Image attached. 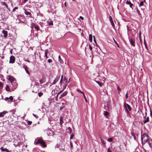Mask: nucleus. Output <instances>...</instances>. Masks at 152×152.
Returning a JSON list of instances; mask_svg holds the SVG:
<instances>
[{"instance_id": "1", "label": "nucleus", "mask_w": 152, "mask_h": 152, "mask_svg": "<svg viewBox=\"0 0 152 152\" xmlns=\"http://www.w3.org/2000/svg\"><path fill=\"white\" fill-rule=\"evenodd\" d=\"M8 79L11 83V85H10L11 89L8 85H6V89L7 91H13L17 88L18 86L16 80L13 77L10 76H8Z\"/></svg>"}, {"instance_id": "2", "label": "nucleus", "mask_w": 152, "mask_h": 152, "mask_svg": "<svg viewBox=\"0 0 152 152\" xmlns=\"http://www.w3.org/2000/svg\"><path fill=\"white\" fill-rule=\"evenodd\" d=\"M34 143L35 144H40L43 148H45L47 146L45 142L40 138H37L36 139L34 142Z\"/></svg>"}, {"instance_id": "3", "label": "nucleus", "mask_w": 152, "mask_h": 152, "mask_svg": "<svg viewBox=\"0 0 152 152\" xmlns=\"http://www.w3.org/2000/svg\"><path fill=\"white\" fill-rule=\"evenodd\" d=\"M148 136L146 133H144L143 134H141V140L142 145L145 144L148 141Z\"/></svg>"}, {"instance_id": "4", "label": "nucleus", "mask_w": 152, "mask_h": 152, "mask_svg": "<svg viewBox=\"0 0 152 152\" xmlns=\"http://www.w3.org/2000/svg\"><path fill=\"white\" fill-rule=\"evenodd\" d=\"M123 106L125 108H127V109L128 108V110L130 111H131L132 110V108L130 105L127 103H126L125 102H124V103Z\"/></svg>"}, {"instance_id": "5", "label": "nucleus", "mask_w": 152, "mask_h": 152, "mask_svg": "<svg viewBox=\"0 0 152 152\" xmlns=\"http://www.w3.org/2000/svg\"><path fill=\"white\" fill-rule=\"evenodd\" d=\"M60 78V75H57L55 79L54 80L53 82L52 83V85L55 84L59 80Z\"/></svg>"}, {"instance_id": "6", "label": "nucleus", "mask_w": 152, "mask_h": 152, "mask_svg": "<svg viewBox=\"0 0 152 152\" xmlns=\"http://www.w3.org/2000/svg\"><path fill=\"white\" fill-rule=\"evenodd\" d=\"M15 61V57L13 56H11L10 58L9 62L10 63H13Z\"/></svg>"}, {"instance_id": "7", "label": "nucleus", "mask_w": 152, "mask_h": 152, "mask_svg": "<svg viewBox=\"0 0 152 152\" xmlns=\"http://www.w3.org/2000/svg\"><path fill=\"white\" fill-rule=\"evenodd\" d=\"M47 134L48 136H51L53 134V132L50 129H48L46 130Z\"/></svg>"}, {"instance_id": "8", "label": "nucleus", "mask_w": 152, "mask_h": 152, "mask_svg": "<svg viewBox=\"0 0 152 152\" xmlns=\"http://www.w3.org/2000/svg\"><path fill=\"white\" fill-rule=\"evenodd\" d=\"M39 81L40 84H42L45 83L46 81L45 77H43L42 79L39 80Z\"/></svg>"}, {"instance_id": "9", "label": "nucleus", "mask_w": 152, "mask_h": 152, "mask_svg": "<svg viewBox=\"0 0 152 152\" xmlns=\"http://www.w3.org/2000/svg\"><path fill=\"white\" fill-rule=\"evenodd\" d=\"M110 21L111 23V25L113 27H114L115 25L113 23V20L111 16H110L109 17Z\"/></svg>"}, {"instance_id": "10", "label": "nucleus", "mask_w": 152, "mask_h": 152, "mask_svg": "<svg viewBox=\"0 0 152 152\" xmlns=\"http://www.w3.org/2000/svg\"><path fill=\"white\" fill-rule=\"evenodd\" d=\"M130 43L131 45L133 47L135 46V45L134 44V41L132 39H129Z\"/></svg>"}, {"instance_id": "11", "label": "nucleus", "mask_w": 152, "mask_h": 152, "mask_svg": "<svg viewBox=\"0 0 152 152\" xmlns=\"http://www.w3.org/2000/svg\"><path fill=\"white\" fill-rule=\"evenodd\" d=\"M2 33L3 34H4V37L5 38H6L8 34H7V31H6L5 30H3L2 31Z\"/></svg>"}, {"instance_id": "12", "label": "nucleus", "mask_w": 152, "mask_h": 152, "mask_svg": "<svg viewBox=\"0 0 152 152\" xmlns=\"http://www.w3.org/2000/svg\"><path fill=\"white\" fill-rule=\"evenodd\" d=\"M149 121V118L148 116H147L145 119L143 121V123L144 124L146 123Z\"/></svg>"}, {"instance_id": "13", "label": "nucleus", "mask_w": 152, "mask_h": 152, "mask_svg": "<svg viewBox=\"0 0 152 152\" xmlns=\"http://www.w3.org/2000/svg\"><path fill=\"white\" fill-rule=\"evenodd\" d=\"M34 28V29L36 30L37 31H39L40 29L39 26L37 25H34L33 26Z\"/></svg>"}, {"instance_id": "14", "label": "nucleus", "mask_w": 152, "mask_h": 152, "mask_svg": "<svg viewBox=\"0 0 152 152\" xmlns=\"http://www.w3.org/2000/svg\"><path fill=\"white\" fill-rule=\"evenodd\" d=\"M58 61L60 62V63L63 64L64 63V61L63 60L61 59V56L59 55L58 57Z\"/></svg>"}, {"instance_id": "15", "label": "nucleus", "mask_w": 152, "mask_h": 152, "mask_svg": "<svg viewBox=\"0 0 152 152\" xmlns=\"http://www.w3.org/2000/svg\"><path fill=\"white\" fill-rule=\"evenodd\" d=\"M7 112L5 111L0 113V117L3 116Z\"/></svg>"}, {"instance_id": "16", "label": "nucleus", "mask_w": 152, "mask_h": 152, "mask_svg": "<svg viewBox=\"0 0 152 152\" xmlns=\"http://www.w3.org/2000/svg\"><path fill=\"white\" fill-rule=\"evenodd\" d=\"M45 56L46 57V58H48V56H47V54L48 53V50L46 49L45 50Z\"/></svg>"}, {"instance_id": "17", "label": "nucleus", "mask_w": 152, "mask_h": 152, "mask_svg": "<svg viewBox=\"0 0 152 152\" xmlns=\"http://www.w3.org/2000/svg\"><path fill=\"white\" fill-rule=\"evenodd\" d=\"M148 143L150 147L152 148V140H148Z\"/></svg>"}, {"instance_id": "18", "label": "nucleus", "mask_w": 152, "mask_h": 152, "mask_svg": "<svg viewBox=\"0 0 152 152\" xmlns=\"http://www.w3.org/2000/svg\"><path fill=\"white\" fill-rule=\"evenodd\" d=\"M60 124H62L63 123V117L61 116H60Z\"/></svg>"}, {"instance_id": "19", "label": "nucleus", "mask_w": 152, "mask_h": 152, "mask_svg": "<svg viewBox=\"0 0 152 152\" xmlns=\"http://www.w3.org/2000/svg\"><path fill=\"white\" fill-rule=\"evenodd\" d=\"M24 13L26 15H31V13L30 12L27 11L26 10H24Z\"/></svg>"}, {"instance_id": "20", "label": "nucleus", "mask_w": 152, "mask_h": 152, "mask_svg": "<svg viewBox=\"0 0 152 152\" xmlns=\"http://www.w3.org/2000/svg\"><path fill=\"white\" fill-rule=\"evenodd\" d=\"M23 68L25 69V71L26 72V73L28 74V75H30V72H29L28 71L27 69V68L26 67V66H23Z\"/></svg>"}, {"instance_id": "21", "label": "nucleus", "mask_w": 152, "mask_h": 152, "mask_svg": "<svg viewBox=\"0 0 152 152\" xmlns=\"http://www.w3.org/2000/svg\"><path fill=\"white\" fill-rule=\"evenodd\" d=\"M89 40L90 42H92V36L91 34L89 35Z\"/></svg>"}, {"instance_id": "22", "label": "nucleus", "mask_w": 152, "mask_h": 152, "mask_svg": "<svg viewBox=\"0 0 152 152\" xmlns=\"http://www.w3.org/2000/svg\"><path fill=\"white\" fill-rule=\"evenodd\" d=\"M1 4L5 6L7 8H8L7 5L5 2H2Z\"/></svg>"}, {"instance_id": "23", "label": "nucleus", "mask_w": 152, "mask_h": 152, "mask_svg": "<svg viewBox=\"0 0 152 152\" xmlns=\"http://www.w3.org/2000/svg\"><path fill=\"white\" fill-rule=\"evenodd\" d=\"M125 112L127 114V115H128L129 114V111L128 110L127 108H125Z\"/></svg>"}, {"instance_id": "24", "label": "nucleus", "mask_w": 152, "mask_h": 152, "mask_svg": "<svg viewBox=\"0 0 152 152\" xmlns=\"http://www.w3.org/2000/svg\"><path fill=\"white\" fill-rule=\"evenodd\" d=\"M67 94V92L66 91L64 92L61 95V96L62 97H63L65 96H66Z\"/></svg>"}, {"instance_id": "25", "label": "nucleus", "mask_w": 152, "mask_h": 152, "mask_svg": "<svg viewBox=\"0 0 152 152\" xmlns=\"http://www.w3.org/2000/svg\"><path fill=\"white\" fill-rule=\"evenodd\" d=\"M64 81L65 82H66V85L65 86V87H66V85L68 83H69V82H68L67 81V79H66V78H64Z\"/></svg>"}, {"instance_id": "26", "label": "nucleus", "mask_w": 152, "mask_h": 152, "mask_svg": "<svg viewBox=\"0 0 152 152\" xmlns=\"http://www.w3.org/2000/svg\"><path fill=\"white\" fill-rule=\"evenodd\" d=\"M144 44L145 45V48L146 49H147V50H148V47H147L146 43L145 40H144Z\"/></svg>"}, {"instance_id": "27", "label": "nucleus", "mask_w": 152, "mask_h": 152, "mask_svg": "<svg viewBox=\"0 0 152 152\" xmlns=\"http://www.w3.org/2000/svg\"><path fill=\"white\" fill-rule=\"evenodd\" d=\"M144 2L143 1H141L140 4H139V6L140 7H141L143 5Z\"/></svg>"}, {"instance_id": "28", "label": "nucleus", "mask_w": 152, "mask_h": 152, "mask_svg": "<svg viewBox=\"0 0 152 152\" xmlns=\"http://www.w3.org/2000/svg\"><path fill=\"white\" fill-rule=\"evenodd\" d=\"M107 140L109 142H112L113 140V138H108L107 139Z\"/></svg>"}, {"instance_id": "29", "label": "nucleus", "mask_w": 152, "mask_h": 152, "mask_svg": "<svg viewBox=\"0 0 152 152\" xmlns=\"http://www.w3.org/2000/svg\"><path fill=\"white\" fill-rule=\"evenodd\" d=\"M6 148H4L2 147H1L0 148V149L2 151H5Z\"/></svg>"}, {"instance_id": "30", "label": "nucleus", "mask_w": 152, "mask_h": 152, "mask_svg": "<svg viewBox=\"0 0 152 152\" xmlns=\"http://www.w3.org/2000/svg\"><path fill=\"white\" fill-rule=\"evenodd\" d=\"M48 23L49 25H53V22L52 21H51L50 22H49L48 21Z\"/></svg>"}, {"instance_id": "31", "label": "nucleus", "mask_w": 152, "mask_h": 152, "mask_svg": "<svg viewBox=\"0 0 152 152\" xmlns=\"http://www.w3.org/2000/svg\"><path fill=\"white\" fill-rule=\"evenodd\" d=\"M77 91L78 92H79V93H82V94H84V93H83V92L81 91H80V90L79 89H77Z\"/></svg>"}, {"instance_id": "32", "label": "nucleus", "mask_w": 152, "mask_h": 152, "mask_svg": "<svg viewBox=\"0 0 152 152\" xmlns=\"http://www.w3.org/2000/svg\"><path fill=\"white\" fill-rule=\"evenodd\" d=\"M108 114V113L107 111H105L104 113V116H107Z\"/></svg>"}, {"instance_id": "33", "label": "nucleus", "mask_w": 152, "mask_h": 152, "mask_svg": "<svg viewBox=\"0 0 152 152\" xmlns=\"http://www.w3.org/2000/svg\"><path fill=\"white\" fill-rule=\"evenodd\" d=\"M18 8L17 7H15L13 10L12 12H14L16 10L18 9Z\"/></svg>"}, {"instance_id": "34", "label": "nucleus", "mask_w": 152, "mask_h": 152, "mask_svg": "<svg viewBox=\"0 0 152 152\" xmlns=\"http://www.w3.org/2000/svg\"><path fill=\"white\" fill-rule=\"evenodd\" d=\"M83 96H84V99H85V101L86 102H87V99H86V96H85L84 94H83Z\"/></svg>"}, {"instance_id": "35", "label": "nucleus", "mask_w": 152, "mask_h": 152, "mask_svg": "<svg viewBox=\"0 0 152 152\" xmlns=\"http://www.w3.org/2000/svg\"><path fill=\"white\" fill-rule=\"evenodd\" d=\"M9 99L10 100V101H12L13 99V97L12 96H10L9 98Z\"/></svg>"}, {"instance_id": "36", "label": "nucleus", "mask_w": 152, "mask_h": 152, "mask_svg": "<svg viewBox=\"0 0 152 152\" xmlns=\"http://www.w3.org/2000/svg\"><path fill=\"white\" fill-rule=\"evenodd\" d=\"M113 40L114 41V42L117 45V46L118 47H119V46L118 45V44L117 43V42L115 40V39L114 38H113Z\"/></svg>"}, {"instance_id": "37", "label": "nucleus", "mask_w": 152, "mask_h": 152, "mask_svg": "<svg viewBox=\"0 0 152 152\" xmlns=\"http://www.w3.org/2000/svg\"><path fill=\"white\" fill-rule=\"evenodd\" d=\"M33 115L36 118H38L39 117L38 116H37V115H36L35 114H33Z\"/></svg>"}, {"instance_id": "38", "label": "nucleus", "mask_w": 152, "mask_h": 152, "mask_svg": "<svg viewBox=\"0 0 152 152\" xmlns=\"http://www.w3.org/2000/svg\"><path fill=\"white\" fill-rule=\"evenodd\" d=\"M96 83L99 85L100 86V87H102V84H101V83H100L99 82H98V81H96Z\"/></svg>"}, {"instance_id": "39", "label": "nucleus", "mask_w": 152, "mask_h": 152, "mask_svg": "<svg viewBox=\"0 0 152 152\" xmlns=\"http://www.w3.org/2000/svg\"><path fill=\"white\" fill-rule=\"evenodd\" d=\"M42 94H43L42 92H40L38 93V95L39 97L41 96L42 95Z\"/></svg>"}, {"instance_id": "40", "label": "nucleus", "mask_w": 152, "mask_h": 152, "mask_svg": "<svg viewBox=\"0 0 152 152\" xmlns=\"http://www.w3.org/2000/svg\"><path fill=\"white\" fill-rule=\"evenodd\" d=\"M131 2L130 1H127L126 2V4H129V5L130 4H131Z\"/></svg>"}, {"instance_id": "41", "label": "nucleus", "mask_w": 152, "mask_h": 152, "mask_svg": "<svg viewBox=\"0 0 152 152\" xmlns=\"http://www.w3.org/2000/svg\"><path fill=\"white\" fill-rule=\"evenodd\" d=\"M65 88H66V87H65L62 90L60 91H59V94H61V93H62Z\"/></svg>"}, {"instance_id": "42", "label": "nucleus", "mask_w": 152, "mask_h": 152, "mask_svg": "<svg viewBox=\"0 0 152 152\" xmlns=\"http://www.w3.org/2000/svg\"><path fill=\"white\" fill-rule=\"evenodd\" d=\"M129 5V7H130L132 8V9H133V8H132V6L133 5V4L131 3V4H130Z\"/></svg>"}, {"instance_id": "43", "label": "nucleus", "mask_w": 152, "mask_h": 152, "mask_svg": "<svg viewBox=\"0 0 152 152\" xmlns=\"http://www.w3.org/2000/svg\"><path fill=\"white\" fill-rule=\"evenodd\" d=\"M74 137V134H72L70 136V139H72L73 138V137Z\"/></svg>"}, {"instance_id": "44", "label": "nucleus", "mask_w": 152, "mask_h": 152, "mask_svg": "<svg viewBox=\"0 0 152 152\" xmlns=\"http://www.w3.org/2000/svg\"><path fill=\"white\" fill-rule=\"evenodd\" d=\"M3 87L2 84L1 82H0V89H1Z\"/></svg>"}, {"instance_id": "45", "label": "nucleus", "mask_w": 152, "mask_h": 152, "mask_svg": "<svg viewBox=\"0 0 152 152\" xmlns=\"http://www.w3.org/2000/svg\"><path fill=\"white\" fill-rule=\"evenodd\" d=\"M32 122L31 121H28V124L29 125H31V124H32Z\"/></svg>"}, {"instance_id": "46", "label": "nucleus", "mask_w": 152, "mask_h": 152, "mask_svg": "<svg viewBox=\"0 0 152 152\" xmlns=\"http://www.w3.org/2000/svg\"><path fill=\"white\" fill-rule=\"evenodd\" d=\"M39 24L41 27H43V24L42 23H39Z\"/></svg>"}, {"instance_id": "47", "label": "nucleus", "mask_w": 152, "mask_h": 152, "mask_svg": "<svg viewBox=\"0 0 152 152\" xmlns=\"http://www.w3.org/2000/svg\"><path fill=\"white\" fill-rule=\"evenodd\" d=\"M89 49L91 51H92V47L90 45H89Z\"/></svg>"}, {"instance_id": "48", "label": "nucleus", "mask_w": 152, "mask_h": 152, "mask_svg": "<svg viewBox=\"0 0 152 152\" xmlns=\"http://www.w3.org/2000/svg\"><path fill=\"white\" fill-rule=\"evenodd\" d=\"M107 152H112V151L110 148H108L107 149Z\"/></svg>"}, {"instance_id": "49", "label": "nucleus", "mask_w": 152, "mask_h": 152, "mask_svg": "<svg viewBox=\"0 0 152 152\" xmlns=\"http://www.w3.org/2000/svg\"><path fill=\"white\" fill-rule=\"evenodd\" d=\"M136 10H137V13H138V15H140V12L139 10H138V9H137Z\"/></svg>"}, {"instance_id": "50", "label": "nucleus", "mask_w": 152, "mask_h": 152, "mask_svg": "<svg viewBox=\"0 0 152 152\" xmlns=\"http://www.w3.org/2000/svg\"><path fill=\"white\" fill-rule=\"evenodd\" d=\"M127 93H128V92H127V93L126 94V99H127V98L128 97Z\"/></svg>"}, {"instance_id": "51", "label": "nucleus", "mask_w": 152, "mask_h": 152, "mask_svg": "<svg viewBox=\"0 0 152 152\" xmlns=\"http://www.w3.org/2000/svg\"><path fill=\"white\" fill-rule=\"evenodd\" d=\"M48 62L49 63H50L52 62V60L51 59H49L48 60Z\"/></svg>"}, {"instance_id": "52", "label": "nucleus", "mask_w": 152, "mask_h": 152, "mask_svg": "<svg viewBox=\"0 0 152 152\" xmlns=\"http://www.w3.org/2000/svg\"><path fill=\"white\" fill-rule=\"evenodd\" d=\"M5 100L7 101H8V100H9V98L8 97H6L5 98Z\"/></svg>"}, {"instance_id": "53", "label": "nucleus", "mask_w": 152, "mask_h": 152, "mask_svg": "<svg viewBox=\"0 0 152 152\" xmlns=\"http://www.w3.org/2000/svg\"><path fill=\"white\" fill-rule=\"evenodd\" d=\"M117 89L119 91H120L121 90V88H120L118 86L117 87Z\"/></svg>"}, {"instance_id": "54", "label": "nucleus", "mask_w": 152, "mask_h": 152, "mask_svg": "<svg viewBox=\"0 0 152 152\" xmlns=\"http://www.w3.org/2000/svg\"><path fill=\"white\" fill-rule=\"evenodd\" d=\"M79 18L80 19H81L82 20H83V19H84L83 18V17L81 16H80Z\"/></svg>"}, {"instance_id": "55", "label": "nucleus", "mask_w": 152, "mask_h": 152, "mask_svg": "<svg viewBox=\"0 0 152 152\" xmlns=\"http://www.w3.org/2000/svg\"><path fill=\"white\" fill-rule=\"evenodd\" d=\"M134 138L135 140H136V137L135 135H134Z\"/></svg>"}, {"instance_id": "56", "label": "nucleus", "mask_w": 152, "mask_h": 152, "mask_svg": "<svg viewBox=\"0 0 152 152\" xmlns=\"http://www.w3.org/2000/svg\"><path fill=\"white\" fill-rule=\"evenodd\" d=\"M146 115H145V116H143V119H144V120L145 118H146Z\"/></svg>"}, {"instance_id": "57", "label": "nucleus", "mask_w": 152, "mask_h": 152, "mask_svg": "<svg viewBox=\"0 0 152 152\" xmlns=\"http://www.w3.org/2000/svg\"><path fill=\"white\" fill-rule=\"evenodd\" d=\"M6 151H5L7 152H9V151L6 148Z\"/></svg>"}, {"instance_id": "58", "label": "nucleus", "mask_w": 152, "mask_h": 152, "mask_svg": "<svg viewBox=\"0 0 152 152\" xmlns=\"http://www.w3.org/2000/svg\"><path fill=\"white\" fill-rule=\"evenodd\" d=\"M6 151H5L7 152H9V151L6 148Z\"/></svg>"}, {"instance_id": "59", "label": "nucleus", "mask_w": 152, "mask_h": 152, "mask_svg": "<svg viewBox=\"0 0 152 152\" xmlns=\"http://www.w3.org/2000/svg\"><path fill=\"white\" fill-rule=\"evenodd\" d=\"M6 151H5L7 152H9V151L6 148Z\"/></svg>"}, {"instance_id": "60", "label": "nucleus", "mask_w": 152, "mask_h": 152, "mask_svg": "<svg viewBox=\"0 0 152 152\" xmlns=\"http://www.w3.org/2000/svg\"><path fill=\"white\" fill-rule=\"evenodd\" d=\"M94 42H95V43H96V41L95 40V37H94Z\"/></svg>"}, {"instance_id": "61", "label": "nucleus", "mask_w": 152, "mask_h": 152, "mask_svg": "<svg viewBox=\"0 0 152 152\" xmlns=\"http://www.w3.org/2000/svg\"><path fill=\"white\" fill-rule=\"evenodd\" d=\"M28 0H24V1H23V2L24 3H25L26 1H27Z\"/></svg>"}, {"instance_id": "62", "label": "nucleus", "mask_w": 152, "mask_h": 152, "mask_svg": "<svg viewBox=\"0 0 152 152\" xmlns=\"http://www.w3.org/2000/svg\"><path fill=\"white\" fill-rule=\"evenodd\" d=\"M25 61H27V62H29V63L30 62V61L29 60H25Z\"/></svg>"}, {"instance_id": "63", "label": "nucleus", "mask_w": 152, "mask_h": 152, "mask_svg": "<svg viewBox=\"0 0 152 152\" xmlns=\"http://www.w3.org/2000/svg\"><path fill=\"white\" fill-rule=\"evenodd\" d=\"M62 79H61V80H60V83H61V82H62Z\"/></svg>"}, {"instance_id": "64", "label": "nucleus", "mask_w": 152, "mask_h": 152, "mask_svg": "<svg viewBox=\"0 0 152 152\" xmlns=\"http://www.w3.org/2000/svg\"><path fill=\"white\" fill-rule=\"evenodd\" d=\"M63 107H60V110H62V109H63Z\"/></svg>"}]
</instances>
